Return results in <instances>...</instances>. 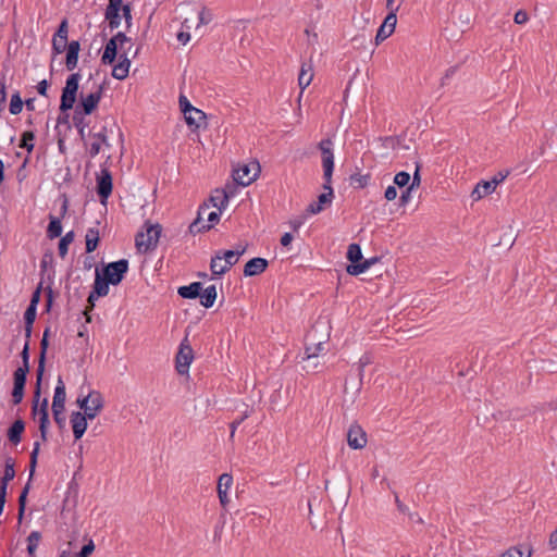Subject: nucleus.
<instances>
[{
  "label": "nucleus",
  "mask_w": 557,
  "mask_h": 557,
  "mask_svg": "<svg viewBox=\"0 0 557 557\" xmlns=\"http://www.w3.org/2000/svg\"><path fill=\"white\" fill-rule=\"evenodd\" d=\"M237 186L236 182L233 181V183H227L224 188L222 189H215L216 194H221V201L219 202L218 209L222 211L226 208L230 198L234 197L237 193Z\"/></svg>",
  "instance_id": "5701e85b"
},
{
  "label": "nucleus",
  "mask_w": 557,
  "mask_h": 557,
  "mask_svg": "<svg viewBox=\"0 0 557 557\" xmlns=\"http://www.w3.org/2000/svg\"><path fill=\"white\" fill-rule=\"evenodd\" d=\"M37 317V308L33 306H27L24 312V330L25 337L32 338L34 322Z\"/></svg>",
  "instance_id": "473e14b6"
},
{
  "label": "nucleus",
  "mask_w": 557,
  "mask_h": 557,
  "mask_svg": "<svg viewBox=\"0 0 557 557\" xmlns=\"http://www.w3.org/2000/svg\"><path fill=\"white\" fill-rule=\"evenodd\" d=\"M81 78L79 72L70 74L61 92L58 124H66L69 128L71 127L69 111L75 108Z\"/></svg>",
  "instance_id": "f257e3e1"
},
{
  "label": "nucleus",
  "mask_w": 557,
  "mask_h": 557,
  "mask_svg": "<svg viewBox=\"0 0 557 557\" xmlns=\"http://www.w3.org/2000/svg\"><path fill=\"white\" fill-rule=\"evenodd\" d=\"M218 292L215 285H210L206 288L202 287L201 296L199 297L201 306L209 309L216 300Z\"/></svg>",
  "instance_id": "c756f323"
},
{
  "label": "nucleus",
  "mask_w": 557,
  "mask_h": 557,
  "mask_svg": "<svg viewBox=\"0 0 557 557\" xmlns=\"http://www.w3.org/2000/svg\"><path fill=\"white\" fill-rule=\"evenodd\" d=\"M180 109L184 114V119L186 124L191 128V131L199 129L202 125L206 127L207 115L203 111L198 108H195L187 97L183 94L180 95L178 98Z\"/></svg>",
  "instance_id": "423d86ee"
},
{
  "label": "nucleus",
  "mask_w": 557,
  "mask_h": 557,
  "mask_svg": "<svg viewBox=\"0 0 557 557\" xmlns=\"http://www.w3.org/2000/svg\"><path fill=\"white\" fill-rule=\"evenodd\" d=\"M98 298H101V297H100L99 295H97V294L95 293V290H92V289H91V290H90V293H89V295H88V297H87V302H88V305L86 306V308H85V310H84V315H85V318H86V322H87V323H90V322H91V314H90V313H91V311L94 310V308H95V306H96V305H95V302H96V300H97Z\"/></svg>",
  "instance_id": "09e8293b"
},
{
  "label": "nucleus",
  "mask_w": 557,
  "mask_h": 557,
  "mask_svg": "<svg viewBox=\"0 0 557 557\" xmlns=\"http://www.w3.org/2000/svg\"><path fill=\"white\" fill-rule=\"evenodd\" d=\"M268 267L269 262L267 259L261 257L251 258L244 265V276L249 277L259 275L263 273L268 269Z\"/></svg>",
  "instance_id": "f3484780"
},
{
  "label": "nucleus",
  "mask_w": 557,
  "mask_h": 557,
  "mask_svg": "<svg viewBox=\"0 0 557 557\" xmlns=\"http://www.w3.org/2000/svg\"><path fill=\"white\" fill-rule=\"evenodd\" d=\"M313 78L312 66L309 63H302L298 75V85L301 90L308 87Z\"/></svg>",
  "instance_id": "72a5a7b5"
},
{
  "label": "nucleus",
  "mask_w": 557,
  "mask_h": 557,
  "mask_svg": "<svg viewBox=\"0 0 557 557\" xmlns=\"http://www.w3.org/2000/svg\"><path fill=\"white\" fill-rule=\"evenodd\" d=\"M394 32H391V29L386 28L383 24L379 27L376 35H375V46H379L382 41H384L386 38H388Z\"/></svg>",
  "instance_id": "4d7b16f0"
},
{
  "label": "nucleus",
  "mask_w": 557,
  "mask_h": 557,
  "mask_svg": "<svg viewBox=\"0 0 557 557\" xmlns=\"http://www.w3.org/2000/svg\"><path fill=\"white\" fill-rule=\"evenodd\" d=\"M50 86V83L47 81V79H42L40 81L37 86H36V89H37V92L40 95V96H44V97H47V92H48V88Z\"/></svg>",
  "instance_id": "774afa93"
},
{
  "label": "nucleus",
  "mask_w": 557,
  "mask_h": 557,
  "mask_svg": "<svg viewBox=\"0 0 557 557\" xmlns=\"http://www.w3.org/2000/svg\"><path fill=\"white\" fill-rule=\"evenodd\" d=\"M60 237L58 252L61 258H64L67 255L69 246L74 242L75 233L74 231H70L64 236Z\"/></svg>",
  "instance_id": "4c0bfd02"
},
{
  "label": "nucleus",
  "mask_w": 557,
  "mask_h": 557,
  "mask_svg": "<svg viewBox=\"0 0 557 557\" xmlns=\"http://www.w3.org/2000/svg\"><path fill=\"white\" fill-rule=\"evenodd\" d=\"M15 461L12 457H8L5 459L4 465V472L3 475L0 478V481L9 483L12 481L15 476V470H14Z\"/></svg>",
  "instance_id": "a18cd8bd"
},
{
  "label": "nucleus",
  "mask_w": 557,
  "mask_h": 557,
  "mask_svg": "<svg viewBox=\"0 0 557 557\" xmlns=\"http://www.w3.org/2000/svg\"><path fill=\"white\" fill-rule=\"evenodd\" d=\"M67 42V37H57V34H53L51 41L52 55L55 57L63 53L66 49Z\"/></svg>",
  "instance_id": "37998d69"
},
{
  "label": "nucleus",
  "mask_w": 557,
  "mask_h": 557,
  "mask_svg": "<svg viewBox=\"0 0 557 557\" xmlns=\"http://www.w3.org/2000/svg\"><path fill=\"white\" fill-rule=\"evenodd\" d=\"M249 417L248 411H245L239 418L235 419L231 424L230 438L233 440L236 429Z\"/></svg>",
  "instance_id": "052dcab7"
},
{
  "label": "nucleus",
  "mask_w": 557,
  "mask_h": 557,
  "mask_svg": "<svg viewBox=\"0 0 557 557\" xmlns=\"http://www.w3.org/2000/svg\"><path fill=\"white\" fill-rule=\"evenodd\" d=\"M41 288H42V283H39L37 288L32 294L30 301H29L28 306H33V307L37 308V306L40 301Z\"/></svg>",
  "instance_id": "0e129e2a"
},
{
  "label": "nucleus",
  "mask_w": 557,
  "mask_h": 557,
  "mask_svg": "<svg viewBox=\"0 0 557 557\" xmlns=\"http://www.w3.org/2000/svg\"><path fill=\"white\" fill-rule=\"evenodd\" d=\"M32 481L33 480H30V475H29L28 476V481L26 482V484L22 488L21 494H20L18 499H17V503H18V512H17L18 522H21L23 520V518H24V513H25V509H26V504H27V496H28V493H29L30 487H32Z\"/></svg>",
  "instance_id": "7c9ffc66"
},
{
  "label": "nucleus",
  "mask_w": 557,
  "mask_h": 557,
  "mask_svg": "<svg viewBox=\"0 0 557 557\" xmlns=\"http://www.w3.org/2000/svg\"><path fill=\"white\" fill-rule=\"evenodd\" d=\"M509 171H499L496 173L490 181L492 182L493 186L497 187L500 183L505 181V178L508 176Z\"/></svg>",
  "instance_id": "69168bd1"
},
{
  "label": "nucleus",
  "mask_w": 557,
  "mask_h": 557,
  "mask_svg": "<svg viewBox=\"0 0 557 557\" xmlns=\"http://www.w3.org/2000/svg\"><path fill=\"white\" fill-rule=\"evenodd\" d=\"M95 392L96 391H90L87 395L85 396H79L76 400V404L77 406L85 411V408L88 407L89 403H91V400L96 397L95 395Z\"/></svg>",
  "instance_id": "13d9d810"
},
{
  "label": "nucleus",
  "mask_w": 557,
  "mask_h": 557,
  "mask_svg": "<svg viewBox=\"0 0 557 557\" xmlns=\"http://www.w3.org/2000/svg\"><path fill=\"white\" fill-rule=\"evenodd\" d=\"M347 443L352 449H361L367 444V434L358 424H351L347 432Z\"/></svg>",
  "instance_id": "2eb2a0df"
},
{
  "label": "nucleus",
  "mask_w": 557,
  "mask_h": 557,
  "mask_svg": "<svg viewBox=\"0 0 557 557\" xmlns=\"http://www.w3.org/2000/svg\"><path fill=\"white\" fill-rule=\"evenodd\" d=\"M193 359V348L189 344H187V338H184L180 345V349L175 358V369L177 373L181 375L187 374Z\"/></svg>",
  "instance_id": "9b49d317"
},
{
  "label": "nucleus",
  "mask_w": 557,
  "mask_h": 557,
  "mask_svg": "<svg viewBox=\"0 0 557 557\" xmlns=\"http://www.w3.org/2000/svg\"><path fill=\"white\" fill-rule=\"evenodd\" d=\"M85 243H86V252L87 253L94 252L100 243L99 230L96 227H89L86 232Z\"/></svg>",
  "instance_id": "2f4dec72"
},
{
  "label": "nucleus",
  "mask_w": 557,
  "mask_h": 557,
  "mask_svg": "<svg viewBox=\"0 0 557 557\" xmlns=\"http://www.w3.org/2000/svg\"><path fill=\"white\" fill-rule=\"evenodd\" d=\"M23 107L24 100L22 99L20 91L16 90L14 94L11 95L9 111L12 115H17L22 112Z\"/></svg>",
  "instance_id": "ea45409f"
},
{
  "label": "nucleus",
  "mask_w": 557,
  "mask_h": 557,
  "mask_svg": "<svg viewBox=\"0 0 557 557\" xmlns=\"http://www.w3.org/2000/svg\"><path fill=\"white\" fill-rule=\"evenodd\" d=\"M41 396V383L35 384L33 403H32V418L38 421V429L40 432V438L42 442L48 441V430L50 425L49 419V401L48 398H44L39 404Z\"/></svg>",
  "instance_id": "7ed1b4c3"
},
{
  "label": "nucleus",
  "mask_w": 557,
  "mask_h": 557,
  "mask_svg": "<svg viewBox=\"0 0 557 557\" xmlns=\"http://www.w3.org/2000/svg\"><path fill=\"white\" fill-rule=\"evenodd\" d=\"M129 263L127 259H120L109 263H103L100 275L110 281L113 286L119 285L128 272Z\"/></svg>",
  "instance_id": "0eeeda50"
},
{
  "label": "nucleus",
  "mask_w": 557,
  "mask_h": 557,
  "mask_svg": "<svg viewBox=\"0 0 557 557\" xmlns=\"http://www.w3.org/2000/svg\"><path fill=\"white\" fill-rule=\"evenodd\" d=\"M376 261V258L362 259L360 264H348L346 271L349 275L357 276L364 273Z\"/></svg>",
  "instance_id": "f704fd0d"
},
{
  "label": "nucleus",
  "mask_w": 557,
  "mask_h": 557,
  "mask_svg": "<svg viewBox=\"0 0 557 557\" xmlns=\"http://www.w3.org/2000/svg\"><path fill=\"white\" fill-rule=\"evenodd\" d=\"M121 8L122 0H109L104 11V18L108 21L111 30L119 28L121 25Z\"/></svg>",
  "instance_id": "ddd939ff"
},
{
  "label": "nucleus",
  "mask_w": 557,
  "mask_h": 557,
  "mask_svg": "<svg viewBox=\"0 0 557 557\" xmlns=\"http://www.w3.org/2000/svg\"><path fill=\"white\" fill-rule=\"evenodd\" d=\"M333 143L330 138L322 139L318 148L322 154L323 180L332 181L334 171V153L332 149Z\"/></svg>",
  "instance_id": "9d476101"
},
{
  "label": "nucleus",
  "mask_w": 557,
  "mask_h": 557,
  "mask_svg": "<svg viewBox=\"0 0 557 557\" xmlns=\"http://www.w3.org/2000/svg\"><path fill=\"white\" fill-rule=\"evenodd\" d=\"M111 39L117 45L122 46L125 42H129L131 38L125 35L123 32H117L115 35L111 37Z\"/></svg>",
  "instance_id": "338daca9"
},
{
  "label": "nucleus",
  "mask_w": 557,
  "mask_h": 557,
  "mask_svg": "<svg viewBox=\"0 0 557 557\" xmlns=\"http://www.w3.org/2000/svg\"><path fill=\"white\" fill-rule=\"evenodd\" d=\"M113 190V178L109 169L102 168L96 177V193L102 205H107Z\"/></svg>",
  "instance_id": "1a4fd4ad"
},
{
  "label": "nucleus",
  "mask_w": 557,
  "mask_h": 557,
  "mask_svg": "<svg viewBox=\"0 0 557 557\" xmlns=\"http://www.w3.org/2000/svg\"><path fill=\"white\" fill-rule=\"evenodd\" d=\"M119 54V46L110 38L104 46L103 53L101 55L102 64H113Z\"/></svg>",
  "instance_id": "bb28decb"
},
{
  "label": "nucleus",
  "mask_w": 557,
  "mask_h": 557,
  "mask_svg": "<svg viewBox=\"0 0 557 557\" xmlns=\"http://www.w3.org/2000/svg\"><path fill=\"white\" fill-rule=\"evenodd\" d=\"M86 115L87 114H84L79 111L74 110L73 124H74L75 128L77 129L78 135L82 139L85 138V127L88 125L85 121Z\"/></svg>",
  "instance_id": "c03bdc74"
},
{
  "label": "nucleus",
  "mask_w": 557,
  "mask_h": 557,
  "mask_svg": "<svg viewBox=\"0 0 557 557\" xmlns=\"http://www.w3.org/2000/svg\"><path fill=\"white\" fill-rule=\"evenodd\" d=\"M202 286L201 282H193L189 285L180 286L177 294L184 299H196L201 296Z\"/></svg>",
  "instance_id": "412c9836"
},
{
  "label": "nucleus",
  "mask_w": 557,
  "mask_h": 557,
  "mask_svg": "<svg viewBox=\"0 0 557 557\" xmlns=\"http://www.w3.org/2000/svg\"><path fill=\"white\" fill-rule=\"evenodd\" d=\"M7 103V79L5 75L2 74L0 77V117L2 116V113L4 112Z\"/></svg>",
  "instance_id": "864d4df0"
},
{
  "label": "nucleus",
  "mask_w": 557,
  "mask_h": 557,
  "mask_svg": "<svg viewBox=\"0 0 557 557\" xmlns=\"http://www.w3.org/2000/svg\"><path fill=\"white\" fill-rule=\"evenodd\" d=\"M89 419L82 411H73L70 416V422L73 430L74 440L78 441L85 434Z\"/></svg>",
  "instance_id": "dca6fc26"
},
{
  "label": "nucleus",
  "mask_w": 557,
  "mask_h": 557,
  "mask_svg": "<svg viewBox=\"0 0 557 557\" xmlns=\"http://www.w3.org/2000/svg\"><path fill=\"white\" fill-rule=\"evenodd\" d=\"M325 349V344L323 342L314 343L312 345L307 344L305 348V357L304 360L309 362L312 359L317 358L320 352Z\"/></svg>",
  "instance_id": "e433bc0d"
},
{
  "label": "nucleus",
  "mask_w": 557,
  "mask_h": 557,
  "mask_svg": "<svg viewBox=\"0 0 557 557\" xmlns=\"http://www.w3.org/2000/svg\"><path fill=\"white\" fill-rule=\"evenodd\" d=\"M103 95V85H98L97 89L89 92L88 95H84L81 92L79 100L77 104L75 106L74 110L79 111L84 114L90 115L92 114L102 98Z\"/></svg>",
  "instance_id": "6e6552de"
},
{
  "label": "nucleus",
  "mask_w": 557,
  "mask_h": 557,
  "mask_svg": "<svg viewBox=\"0 0 557 557\" xmlns=\"http://www.w3.org/2000/svg\"><path fill=\"white\" fill-rule=\"evenodd\" d=\"M96 397L89 403L88 407L83 412L89 420L95 419L98 413L103 409L104 401L100 392H95Z\"/></svg>",
  "instance_id": "393cba45"
},
{
  "label": "nucleus",
  "mask_w": 557,
  "mask_h": 557,
  "mask_svg": "<svg viewBox=\"0 0 557 557\" xmlns=\"http://www.w3.org/2000/svg\"><path fill=\"white\" fill-rule=\"evenodd\" d=\"M346 257L350 262L349 264H360L363 259L360 245L356 243L350 244L348 246Z\"/></svg>",
  "instance_id": "c9c22d12"
},
{
  "label": "nucleus",
  "mask_w": 557,
  "mask_h": 557,
  "mask_svg": "<svg viewBox=\"0 0 557 557\" xmlns=\"http://www.w3.org/2000/svg\"><path fill=\"white\" fill-rule=\"evenodd\" d=\"M110 285H112V283H110V281H107L106 278H103V276L100 275V271L97 268L95 281H94V285H92V290H95V293L97 295H99L100 297H106L109 294Z\"/></svg>",
  "instance_id": "cd10ccee"
},
{
  "label": "nucleus",
  "mask_w": 557,
  "mask_h": 557,
  "mask_svg": "<svg viewBox=\"0 0 557 557\" xmlns=\"http://www.w3.org/2000/svg\"><path fill=\"white\" fill-rule=\"evenodd\" d=\"M370 178V174L362 175L359 173H354L350 175L349 182L350 185L354 186L355 188H364L368 186Z\"/></svg>",
  "instance_id": "49530a36"
},
{
  "label": "nucleus",
  "mask_w": 557,
  "mask_h": 557,
  "mask_svg": "<svg viewBox=\"0 0 557 557\" xmlns=\"http://www.w3.org/2000/svg\"><path fill=\"white\" fill-rule=\"evenodd\" d=\"M65 66L67 71H74L78 63L79 53L65 50Z\"/></svg>",
  "instance_id": "603ef678"
},
{
  "label": "nucleus",
  "mask_w": 557,
  "mask_h": 557,
  "mask_svg": "<svg viewBox=\"0 0 557 557\" xmlns=\"http://www.w3.org/2000/svg\"><path fill=\"white\" fill-rule=\"evenodd\" d=\"M121 13H122L121 14L122 17H124V20H125L127 27H129L132 24V5H131V3L122 2Z\"/></svg>",
  "instance_id": "bf43d9fd"
},
{
  "label": "nucleus",
  "mask_w": 557,
  "mask_h": 557,
  "mask_svg": "<svg viewBox=\"0 0 557 557\" xmlns=\"http://www.w3.org/2000/svg\"><path fill=\"white\" fill-rule=\"evenodd\" d=\"M131 67V60L127 58L126 52L119 55V62L113 66L112 76L115 79L123 81L128 76Z\"/></svg>",
  "instance_id": "6ab92c4d"
},
{
  "label": "nucleus",
  "mask_w": 557,
  "mask_h": 557,
  "mask_svg": "<svg viewBox=\"0 0 557 557\" xmlns=\"http://www.w3.org/2000/svg\"><path fill=\"white\" fill-rule=\"evenodd\" d=\"M57 37H67L69 36V21L67 18H63L60 24L58 25V28L55 30Z\"/></svg>",
  "instance_id": "680f3d73"
},
{
  "label": "nucleus",
  "mask_w": 557,
  "mask_h": 557,
  "mask_svg": "<svg viewBox=\"0 0 557 557\" xmlns=\"http://www.w3.org/2000/svg\"><path fill=\"white\" fill-rule=\"evenodd\" d=\"M62 235V219L49 214V224L47 226V237L49 239L58 238Z\"/></svg>",
  "instance_id": "c85d7f7f"
},
{
  "label": "nucleus",
  "mask_w": 557,
  "mask_h": 557,
  "mask_svg": "<svg viewBox=\"0 0 557 557\" xmlns=\"http://www.w3.org/2000/svg\"><path fill=\"white\" fill-rule=\"evenodd\" d=\"M246 251V247L242 248V251L234 250H219L211 258L210 270L213 276H221L225 274L233 265H235L239 257Z\"/></svg>",
  "instance_id": "20e7f679"
},
{
  "label": "nucleus",
  "mask_w": 557,
  "mask_h": 557,
  "mask_svg": "<svg viewBox=\"0 0 557 557\" xmlns=\"http://www.w3.org/2000/svg\"><path fill=\"white\" fill-rule=\"evenodd\" d=\"M256 170L253 175H250L251 169L250 165L244 164L238 169L233 171V180L242 187H246L250 185L258 176V172L260 171L259 163H256Z\"/></svg>",
  "instance_id": "4468645a"
},
{
  "label": "nucleus",
  "mask_w": 557,
  "mask_h": 557,
  "mask_svg": "<svg viewBox=\"0 0 557 557\" xmlns=\"http://www.w3.org/2000/svg\"><path fill=\"white\" fill-rule=\"evenodd\" d=\"M496 189L491 181H480L471 193L473 200H480L483 197L491 195Z\"/></svg>",
  "instance_id": "a878e982"
},
{
  "label": "nucleus",
  "mask_w": 557,
  "mask_h": 557,
  "mask_svg": "<svg viewBox=\"0 0 557 557\" xmlns=\"http://www.w3.org/2000/svg\"><path fill=\"white\" fill-rule=\"evenodd\" d=\"M39 453H40V442L36 441L33 445V450L30 451V455H29L28 468H29L30 480L34 479V475L36 472Z\"/></svg>",
  "instance_id": "a19ab883"
},
{
  "label": "nucleus",
  "mask_w": 557,
  "mask_h": 557,
  "mask_svg": "<svg viewBox=\"0 0 557 557\" xmlns=\"http://www.w3.org/2000/svg\"><path fill=\"white\" fill-rule=\"evenodd\" d=\"M208 205L203 203L198 209L197 218L190 223L188 231L191 235H196L198 233H202L209 231L212 227V224H202V213L208 210Z\"/></svg>",
  "instance_id": "b1692460"
},
{
  "label": "nucleus",
  "mask_w": 557,
  "mask_h": 557,
  "mask_svg": "<svg viewBox=\"0 0 557 557\" xmlns=\"http://www.w3.org/2000/svg\"><path fill=\"white\" fill-rule=\"evenodd\" d=\"M95 548V543L90 539L86 544L82 546L81 550L76 553L74 557H89L94 553Z\"/></svg>",
  "instance_id": "6e6d98bb"
},
{
  "label": "nucleus",
  "mask_w": 557,
  "mask_h": 557,
  "mask_svg": "<svg viewBox=\"0 0 557 557\" xmlns=\"http://www.w3.org/2000/svg\"><path fill=\"white\" fill-rule=\"evenodd\" d=\"M25 431V421L17 418L8 429L7 436L11 444L17 445L22 441V435Z\"/></svg>",
  "instance_id": "aec40b11"
},
{
  "label": "nucleus",
  "mask_w": 557,
  "mask_h": 557,
  "mask_svg": "<svg viewBox=\"0 0 557 557\" xmlns=\"http://www.w3.org/2000/svg\"><path fill=\"white\" fill-rule=\"evenodd\" d=\"M420 169H421V165L419 163H417L416 171L412 175L411 183L409 184V187L412 189L418 188L420 186V183H421Z\"/></svg>",
  "instance_id": "e2e57ef3"
},
{
  "label": "nucleus",
  "mask_w": 557,
  "mask_h": 557,
  "mask_svg": "<svg viewBox=\"0 0 557 557\" xmlns=\"http://www.w3.org/2000/svg\"><path fill=\"white\" fill-rule=\"evenodd\" d=\"M233 483V476L230 473H223L218 480L216 492L220 499V504L223 508H226L228 504L227 491Z\"/></svg>",
  "instance_id": "a211bd4d"
},
{
  "label": "nucleus",
  "mask_w": 557,
  "mask_h": 557,
  "mask_svg": "<svg viewBox=\"0 0 557 557\" xmlns=\"http://www.w3.org/2000/svg\"><path fill=\"white\" fill-rule=\"evenodd\" d=\"M52 401H58V403L66 401L65 384L61 376L58 377V382H57V386L54 388Z\"/></svg>",
  "instance_id": "de8ad7c7"
},
{
  "label": "nucleus",
  "mask_w": 557,
  "mask_h": 557,
  "mask_svg": "<svg viewBox=\"0 0 557 557\" xmlns=\"http://www.w3.org/2000/svg\"><path fill=\"white\" fill-rule=\"evenodd\" d=\"M410 180L411 176L408 172L400 171L394 176V185L398 186L399 188H407L410 184Z\"/></svg>",
  "instance_id": "3c124183"
},
{
  "label": "nucleus",
  "mask_w": 557,
  "mask_h": 557,
  "mask_svg": "<svg viewBox=\"0 0 557 557\" xmlns=\"http://www.w3.org/2000/svg\"><path fill=\"white\" fill-rule=\"evenodd\" d=\"M36 138L35 132L33 131H25L21 135L20 139V147L27 150L28 153H30L34 150L35 144L34 140Z\"/></svg>",
  "instance_id": "79ce46f5"
},
{
  "label": "nucleus",
  "mask_w": 557,
  "mask_h": 557,
  "mask_svg": "<svg viewBox=\"0 0 557 557\" xmlns=\"http://www.w3.org/2000/svg\"><path fill=\"white\" fill-rule=\"evenodd\" d=\"M399 10V5H397L395 8V10H391V12L388 11L387 15L385 16L384 21H383V25L391 29V32H394L395 30V27H396V23H397V12Z\"/></svg>",
  "instance_id": "8fccbe9b"
},
{
  "label": "nucleus",
  "mask_w": 557,
  "mask_h": 557,
  "mask_svg": "<svg viewBox=\"0 0 557 557\" xmlns=\"http://www.w3.org/2000/svg\"><path fill=\"white\" fill-rule=\"evenodd\" d=\"M90 135L92 136V138L96 139V141L101 143L107 148L111 147V145L109 144V140H108V128H107V126H102L101 129L98 133H90Z\"/></svg>",
  "instance_id": "5fc2aeb1"
},
{
  "label": "nucleus",
  "mask_w": 557,
  "mask_h": 557,
  "mask_svg": "<svg viewBox=\"0 0 557 557\" xmlns=\"http://www.w3.org/2000/svg\"><path fill=\"white\" fill-rule=\"evenodd\" d=\"M332 181H324L323 189L324 193L318 196V200L311 202L307 207V212L311 214H318L323 211L326 207L331 206L332 200L334 198V190L332 188Z\"/></svg>",
  "instance_id": "f8f14e48"
},
{
  "label": "nucleus",
  "mask_w": 557,
  "mask_h": 557,
  "mask_svg": "<svg viewBox=\"0 0 557 557\" xmlns=\"http://www.w3.org/2000/svg\"><path fill=\"white\" fill-rule=\"evenodd\" d=\"M41 540V533L39 531H32L27 536V555L28 557L36 556V549L38 547V543Z\"/></svg>",
  "instance_id": "58836bf2"
},
{
  "label": "nucleus",
  "mask_w": 557,
  "mask_h": 557,
  "mask_svg": "<svg viewBox=\"0 0 557 557\" xmlns=\"http://www.w3.org/2000/svg\"><path fill=\"white\" fill-rule=\"evenodd\" d=\"M48 347H49V339L46 337H42L40 341V352H39V359H38V367L36 370V383L42 382Z\"/></svg>",
  "instance_id": "4be33fe9"
},
{
  "label": "nucleus",
  "mask_w": 557,
  "mask_h": 557,
  "mask_svg": "<svg viewBox=\"0 0 557 557\" xmlns=\"http://www.w3.org/2000/svg\"><path fill=\"white\" fill-rule=\"evenodd\" d=\"M145 232H138L135 236V245L139 252L152 251L157 248L162 233V226L159 223L151 224L146 221L144 224Z\"/></svg>",
  "instance_id": "39448f33"
},
{
  "label": "nucleus",
  "mask_w": 557,
  "mask_h": 557,
  "mask_svg": "<svg viewBox=\"0 0 557 557\" xmlns=\"http://www.w3.org/2000/svg\"><path fill=\"white\" fill-rule=\"evenodd\" d=\"M30 338L25 337L24 347L20 354L22 366L13 372V388L11 392L12 404L20 405L25 395V386L27 382V374L29 372V357H30Z\"/></svg>",
  "instance_id": "f03ea898"
}]
</instances>
